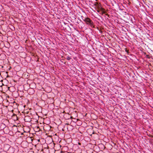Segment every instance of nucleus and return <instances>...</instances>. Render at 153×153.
<instances>
[{
	"mask_svg": "<svg viewBox=\"0 0 153 153\" xmlns=\"http://www.w3.org/2000/svg\"><path fill=\"white\" fill-rule=\"evenodd\" d=\"M126 52H127V50H126Z\"/></svg>",
	"mask_w": 153,
	"mask_h": 153,
	"instance_id": "obj_11",
	"label": "nucleus"
},
{
	"mask_svg": "<svg viewBox=\"0 0 153 153\" xmlns=\"http://www.w3.org/2000/svg\"><path fill=\"white\" fill-rule=\"evenodd\" d=\"M97 12L99 13H100V10L98 9L97 10Z\"/></svg>",
	"mask_w": 153,
	"mask_h": 153,
	"instance_id": "obj_7",
	"label": "nucleus"
},
{
	"mask_svg": "<svg viewBox=\"0 0 153 153\" xmlns=\"http://www.w3.org/2000/svg\"><path fill=\"white\" fill-rule=\"evenodd\" d=\"M65 59H66L68 60V61L70 60V59H71V57L67 56V55H65Z\"/></svg>",
	"mask_w": 153,
	"mask_h": 153,
	"instance_id": "obj_3",
	"label": "nucleus"
},
{
	"mask_svg": "<svg viewBox=\"0 0 153 153\" xmlns=\"http://www.w3.org/2000/svg\"><path fill=\"white\" fill-rule=\"evenodd\" d=\"M105 15L107 16H108L109 17V16L108 14L107 13V14H105Z\"/></svg>",
	"mask_w": 153,
	"mask_h": 153,
	"instance_id": "obj_8",
	"label": "nucleus"
},
{
	"mask_svg": "<svg viewBox=\"0 0 153 153\" xmlns=\"http://www.w3.org/2000/svg\"><path fill=\"white\" fill-rule=\"evenodd\" d=\"M97 4H98V7H99V4H98V3H97Z\"/></svg>",
	"mask_w": 153,
	"mask_h": 153,
	"instance_id": "obj_9",
	"label": "nucleus"
},
{
	"mask_svg": "<svg viewBox=\"0 0 153 153\" xmlns=\"http://www.w3.org/2000/svg\"><path fill=\"white\" fill-rule=\"evenodd\" d=\"M100 13L102 15V12H101V13Z\"/></svg>",
	"mask_w": 153,
	"mask_h": 153,
	"instance_id": "obj_10",
	"label": "nucleus"
},
{
	"mask_svg": "<svg viewBox=\"0 0 153 153\" xmlns=\"http://www.w3.org/2000/svg\"><path fill=\"white\" fill-rule=\"evenodd\" d=\"M31 118L29 116H26L25 117L24 119L25 121L30 122L31 120Z\"/></svg>",
	"mask_w": 153,
	"mask_h": 153,
	"instance_id": "obj_2",
	"label": "nucleus"
},
{
	"mask_svg": "<svg viewBox=\"0 0 153 153\" xmlns=\"http://www.w3.org/2000/svg\"><path fill=\"white\" fill-rule=\"evenodd\" d=\"M101 10L102 11V15L103 14L105 13V12L104 11L105 9L103 8H101Z\"/></svg>",
	"mask_w": 153,
	"mask_h": 153,
	"instance_id": "obj_4",
	"label": "nucleus"
},
{
	"mask_svg": "<svg viewBox=\"0 0 153 153\" xmlns=\"http://www.w3.org/2000/svg\"><path fill=\"white\" fill-rule=\"evenodd\" d=\"M146 57L148 59H150L151 58L150 56L149 55H146Z\"/></svg>",
	"mask_w": 153,
	"mask_h": 153,
	"instance_id": "obj_5",
	"label": "nucleus"
},
{
	"mask_svg": "<svg viewBox=\"0 0 153 153\" xmlns=\"http://www.w3.org/2000/svg\"><path fill=\"white\" fill-rule=\"evenodd\" d=\"M83 21L87 25L90 26L91 27L95 28L93 22L88 17L85 18L83 19Z\"/></svg>",
	"mask_w": 153,
	"mask_h": 153,
	"instance_id": "obj_1",
	"label": "nucleus"
},
{
	"mask_svg": "<svg viewBox=\"0 0 153 153\" xmlns=\"http://www.w3.org/2000/svg\"><path fill=\"white\" fill-rule=\"evenodd\" d=\"M66 115H68L69 116V117L68 118V119H69L70 118H71V116H70V115L69 114H65V116Z\"/></svg>",
	"mask_w": 153,
	"mask_h": 153,
	"instance_id": "obj_6",
	"label": "nucleus"
}]
</instances>
